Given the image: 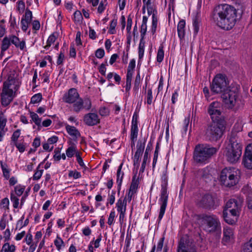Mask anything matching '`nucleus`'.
Returning a JSON list of instances; mask_svg holds the SVG:
<instances>
[{"label":"nucleus","instance_id":"39448f33","mask_svg":"<svg viewBox=\"0 0 252 252\" xmlns=\"http://www.w3.org/2000/svg\"><path fill=\"white\" fill-rule=\"evenodd\" d=\"M239 171L234 168L223 169L220 175V181L225 187L231 188L236 185L239 181Z\"/></svg>","mask_w":252,"mask_h":252},{"label":"nucleus","instance_id":"09e8293b","mask_svg":"<svg viewBox=\"0 0 252 252\" xmlns=\"http://www.w3.org/2000/svg\"><path fill=\"white\" fill-rule=\"evenodd\" d=\"M135 67V61L134 59H132L128 64L127 73H130L133 74V71Z\"/></svg>","mask_w":252,"mask_h":252},{"label":"nucleus","instance_id":"bb28decb","mask_svg":"<svg viewBox=\"0 0 252 252\" xmlns=\"http://www.w3.org/2000/svg\"><path fill=\"white\" fill-rule=\"evenodd\" d=\"M66 129L67 132L71 136L77 138L80 136L79 131L75 127L67 125L66 126Z\"/></svg>","mask_w":252,"mask_h":252},{"label":"nucleus","instance_id":"9d476101","mask_svg":"<svg viewBox=\"0 0 252 252\" xmlns=\"http://www.w3.org/2000/svg\"><path fill=\"white\" fill-rule=\"evenodd\" d=\"M229 82L225 75L218 74L214 78L211 85V91L214 94H222L229 88Z\"/></svg>","mask_w":252,"mask_h":252},{"label":"nucleus","instance_id":"ea45409f","mask_svg":"<svg viewBox=\"0 0 252 252\" xmlns=\"http://www.w3.org/2000/svg\"><path fill=\"white\" fill-rule=\"evenodd\" d=\"M140 81H141L140 75L139 73H138L136 76V77H135V79L134 80V83L133 90L135 92H137L139 90V88L140 87Z\"/></svg>","mask_w":252,"mask_h":252},{"label":"nucleus","instance_id":"2f4dec72","mask_svg":"<svg viewBox=\"0 0 252 252\" xmlns=\"http://www.w3.org/2000/svg\"><path fill=\"white\" fill-rule=\"evenodd\" d=\"M57 34L53 33L48 37L47 41V44L44 47L45 49H48L51 46V44L55 42L57 39Z\"/></svg>","mask_w":252,"mask_h":252},{"label":"nucleus","instance_id":"a18cd8bd","mask_svg":"<svg viewBox=\"0 0 252 252\" xmlns=\"http://www.w3.org/2000/svg\"><path fill=\"white\" fill-rule=\"evenodd\" d=\"M39 166H40V165H39L38 166V167L37 168L36 171L33 174V180H39L42 176V174L43 172V169L39 170Z\"/></svg>","mask_w":252,"mask_h":252},{"label":"nucleus","instance_id":"680f3d73","mask_svg":"<svg viewBox=\"0 0 252 252\" xmlns=\"http://www.w3.org/2000/svg\"><path fill=\"white\" fill-rule=\"evenodd\" d=\"M104 50L103 49L99 48L95 51V55L97 58L101 59L104 57Z\"/></svg>","mask_w":252,"mask_h":252},{"label":"nucleus","instance_id":"37998d69","mask_svg":"<svg viewBox=\"0 0 252 252\" xmlns=\"http://www.w3.org/2000/svg\"><path fill=\"white\" fill-rule=\"evenodd\" d=\"M42 98V94L40 93L36 94L32 97L31 102L33 104L38 103L41 101Z\"/></svg>","mask_w":252,"mask_h":252},{"label":"nucleus","instance_id":"423d86ee","mask_svg":"<svg viewBox=\"0 0 252 252\" xmlns=\"http://www.w3.org/2000/svg\"><path fill=\"white\" fill-rule=\"evenodd\" d=\"M230 146L226 148L225 156L228 161L234 163L239 160L242 155V146L235 136L230 137Z\"/></svg>","mask_w":252,"mask_h":252},{"label":"nucleus","instance_id":"f3484780","mask_svg":"<svg viewBox=\"0 0 252 252\" xmlns=\"http://www.w3.org/2000/svg\"><path fill=\"white\" fill-rule=\"evenodd\" d=\"M233 212L234 213H229L227 211V210H223V211L224 220L226 223L229 224H235L239 216V214L236 213L235 211Z\"/></svg>","mask_w":252,"mask_h":252},{"label":"nucleus","instance_id":"c03bdc74","mask_svg":"<svg viewBox=\"0 0 252 252\" xmlns=\"http://www.w3.org/2000/svg\"><path fill=\"white\" fill-rule=\"evenodd\" d=\"M10 199L13 203V207L14 208H17L19 204V199L14 194L11 193Z\"/></svg>","mask_w":252,"mask_h":252},{"label":"nucleus","instance_id":"e2e57ef3","mask_svg":"<svg viewBox=\"0 0 252 252\" xmlns=\"http://www.w3.org/2000/svg\"><path fill=\"white\" fill-rule=\"evenodd\" d=\"M25 2L23 0H19L18 2L17 10L21 13L23 12L25 9Z\"/></svg>","mask_w":252,"mask_h":252},{"label":"nucleus","instance_id":"3c124183","mask_svg":"<svg viewBox=\"0 0 252 252\" xmlns=\"http://www.w3.org/2000/svg\"><path fill=\"white\" fill-rule=\"evenodd\" d=\"M7 123V119L5 118L2 113L0 114V129H4V127Z\"/></svg>","mask_w":252,"mask_h":252},{"label":"nucleus","instance_id":"f8f14e48","mask_svg":"<svg viewBox=\"0 0 252 252\" xmlns=\"http://www.w3.org/2000/svg\"><path fill=\"white\" fill-rule=\"evenodd\" d=\"M220 103L217 101L212 102L209 106L208 112L211 116L212 121L220 122L222 120L220 116L221 112L219 108Z\"/></svg>","mask_w":252,"mask_h":252},{"label":"nucleus","instance_id":"5fc2aeb1","mask_svg":"<svg viewBox=\"0 0 252 252\" xmlns=\"http://www.w3.org/2000/svg\"><path fill=\"white\" fill-rule=\"evenodd\" d=\"M153 95L152 91L151 89L148 90L147 94V103L148 105H151L152 103Z\"/></svg>","mask_w":252,"mask_h":252},{"label":"nucleus","instance_id":"5701e85b","mask_svg":"<svg viewBox=\"0 0 252 252\" xmlns=\"http://www.w3.org/2000/svg\"><path fill=\"white\" fill-rule=\"evenodd\" d=\"M146 140L147 139L145 137L138 140L136 145V151L135 153L142 155L145 149Z\"/></svg>","mask_w":252,"mask_h":252},{"label":"nucleus","instance_id":"864d4df0","mask_svg":"<svg viewBox=\"0 0 252 252\" xmlns=\"http://www.w3.org/2000/svg\"><path fill=\"white\" fill-rule=\"evenodd\" d=\"M20 135V130L17 129L16 131H15L12 136H11V140L13 141L14 143L17 142V140L18 138L19 137Z\"/></svg>","mask_w":252,"mask_h":252},{"label":"nucleus","instance_id":"774afa93","mask_svg":"<svg viewBox=\"0 0 252 252\" xmlns=\"http://www.w3.org/2000/svg\"><path fill=\"white\" fill-rule=\"evenodd\" d=\"M9 199L5 197L1 200L0 205H2L3 208L8 209V206H9Z\"/></svg>","mask_w":252,"mask_h":252},{"label":"nucleus","instance_id":"412c9836","mask_svg":"<svg viewBox=\"0 0 252 252\" xmlns=\"http://www.w3.org/2000/svg\"><path fill=\"white\" fill-rule=\"evenodd\" d=\"M126 198H120L116 203L117 211L119 213H126Z\"/></svg>","mask_w":252,"mask_h":252},{"label":"nucleus","instance_id":"1a4fd4ad","mask_svg":"<svg viewBox=\"0 0 252 252\" xmlns=\"http://www.w3.org/2000/svg\"><path fill=\"white\" fill-rule=\"evenodd\" d=\"M239 90V86L231 84L227 91L221 94V98L227 108L231 109L235 105L238 97Z\"/></svg>","mask_w":252,"mask_h":252},{"label":"nucleus","instance_id":"13d9d810","mask_svg":"<svg viewBox=\"0 0 252 252\" xmlns=\"http://www.w3.org/2000/svg\"><path fill=\"white\" fill-rule=\"evenodd\" d=\"M24 19L26 20L27 21H29L31 22L32 19V12L30 10L27 9L25 14V15L23 16Z\"/></svg>","mask_w":252,"mask_h":252},{"label":"nucleus","instance_id":"aec40b11","mask_svg":"<svg viewBox=\"0 0 252 252\" xmlns=\"http://www.w3.org/2000/svg\"><path fill=\"white\" fill-rule=\"evenodd\" d=\"M152 146V144L151 142H149L146 147V149L145 152L144 153V158L143 159V161L142 163V165L139 171L140 173H143L145 170V168L146 167V163L148 159V152L150 150Z\"/></svg>","mask_w":252,"mask_h":252},{"label":"nucleus","instance_id":"2eb2a0df","mask_svg":"<svg viewBox=\"0 0 252 252\" xmlns=\"http://www.w3.org/2000/svg\"><path fill=\"white\" fill-rule=\"evenodd\" d=\"M243 162L245 167L252 169V144L247 147Z\"/></svg>","mask_w":252,"mask_h":252},{"label":"nucleus","instance_id":"ddd939ff","mask_svg":"<svg viewBox=\"0 0 252 252\" xmlns=\"http://www.w3.org/2000/svg\"><path fill=\"white\" fill-rule=\"evenodd\" d=\"M197 203L201 207L206 209H214L215 206V199L212 195L206 194L201 197Z\"/></svg>","mask_w":252,"mask_h":252},{"label":"nucleus","instance_id":"72a5a7b5","mask_svg":"<svg viewBox=\"0 0 252 252\" xmlns=\"http://www.w3.org/2000/svg\"><path fill=\"white\" fill-rule=\"evenodd\" d=\"M133 74L129 73H127L126 78V92H129L131 89V83Z\"/></svg>","mask_w":252,"mask_h":252},{"label":"nucleus","instance_id":"0eeeda50","mask_svg":"<svg viewBox=\"0 0 252 252\" xmlns=\"http://www.w3.org/2000/svg\"><path fill=\"white\" fill-rule=\"evenodd\" d=\"M225 129V122L213 121L208 125L206 130V136L210 141H216L221 138Z\"/></svg>","mask_w":252,"mask_h":252},{"label":"nucleus","instance_id":"a19ab883","mask_svg":"<svg viewBox=\"0 0 252 252\" xmlns=\"http://www.w3.org/2000/svg\"><path fill=\"white\" fill-rule=\"evenodd\" d=\"M54 244L59 251L61 249L62 247L64 246L63 241L58 236H57V239L54 241Z\"/></svg>","mask_w":252,"mask_h":252},{"label":"nucleus","instance_id":"4c0bfd02","mask_svg":"<svg viewBox=\"0 0 252 252\" xmlns=\"http://www.w3.org/2000/svg\"><path fill=\"white\" fill-rule=\"evenodd\" d=\"M145 42L144 40H140L138 47V56L139 59H141L144 55Z\"/></svg>","mask_w":252,"mask_h":252},{"label":"nucleus","instance_id":"c756f323","mask_svg":"<svg viewBox=\"0 0 252 252\" xmlns=\"http://www.w3.org/2000/svg\"><path fill=\"white\" fill-rule=\"evenodd\" d=\"M138 126H131L130 129V140H136L138 136Z\"/></svg>","mask_w":252,"mask_h":252},{"label":"nucleus","instance_id":"cd10ccee","mask_svg":"<svg viewBox=\"0 0 252 252\" xmlns=\"http://www.w3.org/2000/svg\"><path fill=\"white\" fill-rule=\"evenodd\" d=\"M0 164L3 177L7 180L9 179L10 169L8 168L7 164L6 163H3L1 160H0Z\"/></svg>","mask_w":252,"mask_h":252},{"label":"nucleus","instance_id":"6e6d98bb","mask_svg":"<svg viewBox=\"0 0 252 252\" xmlns=\"http://www.w3.org/2000/svg\"><path fill=\"white\" fill-rule=\"evenodd\" d=\"M99 113L102 116H107L109 114V111L107 108L105 107H102L100 108Z\"/></svg>","mask_w":252,"mask_h":252},{"label":"nucleus","instance_id":"c9c22d12","mask_svg":"<svg viewBox=\"0 0 252 252\" xmlns=\"http://www.w3.org/2000/svg\"><path fill=\"white\" fill-rule=\"evenodd\" d=\"M164 58V51H163V47L162 45H160L158 48L157 56V61L158 63H161L163 59Z\"/></svg>","mask_w":252,"mask_h":252},{"label":"nucleus","instance_id":"4468645a","mask_svg":"<svg viewBox=\"0 0 252 252\" xmlns=\"http://www.w3.org/2000/svg\"><path fill=\"white\" fill-rule=\"evenodd\" d=\"M242 201L239 199H230L226 203L224 210H227L229 213H234L235 211L236 213L239 214L242 206Z\"/></svg>","mask_w":252,"mask_h":252},{"label":"nucleus","instance_id":"58836bf2","mask_svg":"<svg viewBox=\"0 0 252 252\" xmlns=\"http://www.w3.org/2000/svg\"><path fill=\"white\" fill-rule=\"evenodd\" d=\"M242 252H252V238L244 244Z\"/></svg>","mask_w":252,"mask_h":252},{"label":"nucleus","instance_id":"6ab92c4d","mask_svg":"<svg viewBox=\"0 0 252 252\" xmlns=\"http://www.w3.org/2000/svg\"><path fill=\"white\" fill-rule=\"evenodd\" d=\"M11 43L14 44L17 48L23 50L26 48V42L25 40L20 39L15 35H12Z\"/></svg>","mask_w":252,"mask_h":252},{"label":"nucleus","instance_id":"79ce46f5","mask_svg":"<svg viewBox=\"0 0 252 252\" xmlns=\"http://www.w3.org/2000/svg\"><path fill=\"white\" fill-rule=\"evenodd\" d=\"M117 25V19H113L111 21L110 25V29L109 30V32L110 34H113L116 33V30L115 28Z\"/></svg>","mask_w":252,"mask_h":252},{"label":"nucleus","instance_id":"052dcab7","mask_svg":"<svg viewBox=\"0 0 252 252\" xmlns=\"http://www.w3.org/2000/svg\"><path fill=\"white\" fill-rule=\"evenodd\" d=\"M147 25H141L140 33H141V39L144 40L145 35L147 32Z\"/></svg>","mask_w":252,"mask_h":252},{"label":"nucleus","instance_id":"c85d7f7f","mask_svg":"<svg viewBox=\"0 0 252 252\" xmlns=\"http://www.w3.org/2000/svg\"><path fill=\"white\" fill-rule=\"evenodd\" d=\"M77 147L74 143H72L66 150V155L68 158H72L76 152Z\"/></svg>","mask_w":252,"mask_h":252},{"label":"nucleus","instance_id":"9b49d317","mask_svg":"<svg viewBox=\"0 0 252 252\" xmlns=\"http://www.w3.org/2000/svg\"><path fill=\"white\" fill-rule=\"evenodd\" d=\"M168 183V178L166 174H163L161 177V189L159 199L160 202L161 206L160 211L158 217L159 220H160L165 213L166 207L167 206V200L168 198V194L167 190V186Z\"/></svg>","mask_w":252,"mask_h":252},{"label":"nucleus","instance_id":"a211bd4d","mask_svg":"<svg viewBox=\"0 0 252 252\" xmlns=\"http://www.w3.org/2000/svg\"><path fill=\"white\" fill-rule=\"evenodd\" d=\"M234 233L232 228L225 227L223 229V237L222 241L226 243L230 241L233 239Z\"/></svg>","mask_w":252,"mask_h":252},{"label":"nucleus","instance_id":"393cba45","mask_svg":"<svg viewBox=\"0 0 252 252\" xmlns=\"http://www.w3.org/2000/svg\"><path fill=\"white\" fill-rule=\"evenodd\" d=\"M11 40L12 35L8 36H5L3 38L1 46V52H4L9 48L10 44L11 43Z\"/></svg>","mask_w":252,"mask_h":252},{"label":"nucleus","instance_id":"b1692460","mask_svg":"<svg viewBox=\"0 0 252 252\" xmlns=\"http://www.w3.org/2000/svg\"><path fill=\"white\" fill-rule=\"evenodd\" d=\"M123 164L122 163L118 167L117 172V183L118 184V190L121 189L124 173L122 171Z\"/></svg>","mask_w":252,"mask_h":252},{"label":"nucleus","instance_id":"7ed1b4c3","mask_svg":"<svg viewBox=\"0 0 252 252\" xmlns=\"http://www.w3.org/2000/svg\"><path fill=\"white\" fill-rule=\"evenodd\" d=\"M16 82V80L11 76H9L3 82L0 94V101L2 106H8L15 97L16 92L18 89Z\"/></svg>","mask_w":252,"mask_h":252},{"label":"nucleus","instance_id":"69168bd1","mask_svg":"<svg viewBox=\"0 0 252 252\" xmlns=\"http://www.w3.org/2000/svg\"><path fill=\"white\" fill-rule=\"evenodd\" d=\"M132 18L131 17L130 15H129L127 17V20L126 30L127 31V32H130V31L131 30V26H132Z\"/></svg>","mask_w":252,"mask_h":252},{"label":"nucleus","instance_id":"4d7b16f0","mask_svg":"<svg viewBox=\"0 0 252 252\" xmlns=\"http://www.w3.org/2000/svg\"><path fill=\"white\" fill-rule=\"evenodd\" d=\"M74 17L75 21L80 22L83 19L82 13L80 11L77 10L74 13Z\"/></svg>","mask_w":252,"mask_h":252},{"label":"nucleus","instance_id":"49530a36","mask_svg":"<svg viewBox=\"0 0 252 252\" xmlns=\"http://www.w3.org/2000/svg\"><path fill=\"white\" fill-rule=\"evenodd\" d=\"M68 176L73 177L75 179L81 178V173L76 170H71L69 172Z\"/></svg>","mask_w":252,"mask_h":252},{"label":"nucleus","instance_id":"6e6552de","mask_svg":"<svg viewBox=\"0 0 252 252\" xmlns=\"http://www.w3.org/2000/svg\"><path fill=\"white\" fill-rule=\"evenodd\" d=\"M201 225L204 230L208 232H214L220 228L219 218L213 214H203L199 216Z\"/></svg>","mask_w":252,"mask_h":252},{"label":"nucleus","instance_id":"dca6fc26","mask_svg":"<svg viewBox=\"0 0 252 252\" xmlns=\"http://www.w3.org/2000/svg\"><path fill=\"white\" fill-rule=\"evenodd\" d=\"M84 122L88 126H93L100 123L98 115L94 113H90L85 115Z\"/></svg>","mask_w":252,"mask_h":252},{"label":"nucleus","instance_id":"f704fd0d","mask_svg":"<svg viewBox=\"0 0 252 252\" xmlns=\"http://www.w3.org/2000/svg\"><path fill=\"white\" fill-rule=\"evenodd\" d=\"M30 117L33 122L37 126H40L41 123V119L39 118L37 114L33 112H30Z\"/></svg>","mask_w":252,"mask_h":252},{"label":"nucleus","instance_id":"e433bc0d","mask_svg":"<svg viewBox=\"0 0 252 252\" xmlns=\"http://www.w3.org/2000/svg\"><path fill=\"white\" fill-rule=\"evenodd\" d=\"M158 25V18L155 13H154L152 16V24L151 31L152 33L154 34L156 32Z\"/></svg>","mask_w":252,"mask_h":252},{"label":"nucleus","instance_id":"f03ea898","mask_svg":"<svg viewBox=\"0 0 252 252\" xmlns=\"http://www.w3.org/2000/svg\"><path fill=\"white\" fill-rule=\"evenodd\" d=\"M63 99L66 103H73V109L76 113H79L83 109L89 110L92 107L91 100L89 98L83 100L75 88L70 89L68 93L64 94Z\"/></svg>","mask_w":252,"mask_h":252},{"label":"nucleus","instance_id":"7c9ffc66","mask_svg":"<svg viewBox=\"0 0 252 252\" xmlns=\"http://www.w3.org/2000/svg\"><path fill=\"white\" fill-rule=\"evenodd\" d=\"M1 251H3V252H14L15 251V246L13 245H10L9 243H6L3 245Z\"/></svg>","mask_w":252,"mask_h":252},{"label":"nucleus","instance_id":"f257e3e1","mask_svg":"<svg viewBox=\"0 0 252 252\" xmlns=\"http://www.w3.org/2000/svg\"><path fill=\"white\" fill-rule=\"evenodd\" d=\"M237 13V10L234 6L227 4H220L214 9L212 18L218 26L229 30L236 24Z\"/></svg>","mask_w":252,"mask_h":252},{"label":"nucleus","instance_id":"603ef678","mask_svg":"<svg viewBox=\"0 0 252 252\" xmlns=\"http://www.w3.org/2000/svg\"><path fill=\"white\" fill-rule=\"evenodd\" d=\"M25 190V187L21 185H17L15 187V191L18 196H21Z\"/></svg>","mask_w":252,"mask_h":252},{"label":"nucleus","instance_id":"338daca9","mask_svg":"<svg viewBox=\"0 0 252 252\" xmlns=\"http://www.w3.org/2000/svg\"><path fill=\"white\" fill-rule=\"evenodd\" d=\"M164 240V238L162 237L160 238L159 241L158 242L157 247V252H160L162 250V249L163 246Z\"/></svg>","mask_w":252,"mask_h":252},{"label":"nucleus","instance_id":"0e129e2a","mask_svg":"<svg viewBox=\"0 0 252 252\" xmlns=\"http://www.w3.org/2000/svg\"><path fill=\"white\" fill-rule=\"evenodd\" d=\"M115 194H116V191L114 190H112L111 192V194L109 196L108 201H109V203L110 205H113L115 202Z\"/></svg>","mask_w":252,"mask_h":252},{"label":"nucleus","instance_id":"4be33fe9","mask_svg":"<svg viewBox=\"0 0 252 252\" xmlns=\"http://www.w3.org/2000/svg\"><path fill=\"white\" fill-rule=\"evenodd\" d=\"M185 25L186 22L184 20H181L179 21L177 25V32L179 38H183L185 35Z\"/></svg>","mask_w":252,"mask_h":252},{"label":"nucleus","instance_id":"de8ad7c7","mask_svg":"<svg viewBox=\"0 0 252 252\" xmlns=\"http://www.w3.org/2000/svg\"><path fill=\"white\" fill-rule=\"evenodd\" d=\"M30 23L31 22L24 19V17H22L21 21L22 30L24 32H26Z\"/></svg>","mask_w":252,"mask_h":252},{"label":"nucleus","instance_id":"bf43d9fd","mask_svg":"<svg viewBox=\"0 0 252 252\" xmlns=\"http://www.w3.org/2000/svg\"><path fill=\"white\" fill-rule=\"evenodd\" d=\"M115 217V212L114 211H112L109 214V216L107 221V223L109 225H111L113 223Z\"/></svg>","mask_w":252,"mask_h":252},{"label":"nucleus","instance_id":"20e7f679","mask_svg":"<svg viewBox=\"0 0 252 252\" xmlns=\"http://www.w3.org/2000/svg\"><path fill=\"white\" fill-rule=\"evenodd\" d=\"M219 148L209 145L198 144L195 146L193 158L195 162L206 163L218 152Z\"/></svg>","mask_w":252,"mask_h":252},{"label":"nucleus","instance_id":"a878e982","mask_svg":"<svg viewBox=\"0 0 252 252\" xmlns=\"http://www.w3.org/2000/svg\"><path fill=\"white\" fill-rule=\"evenodd\" d=\"M139 185V179L136 178V175L133 176L129 191L136 193Z\"/></svg>","mask_w":252,"mask_h":252},{"label":"nucleus","instance_id":"473e14b6","mask_svg":"<svg viewBox=\"0 0 252 252\" xmlns=\"http://www.w3.org/2000/svg\"><path fill=\"white\" fill-rule=\"evenodd\" d=\"M177 252H196L194 249L192 248H186L184 243H180Z\"/></svg>","mask_w":252,"mask_h":252},{"label":"nucleus","instance_id":"8fccbe9b","mask_svg":"<svg viewBox=\"0 0 252 252\" xmlns=\"http://www.w3.org/2000/svg\"><path fill=\"white\" fill-rule=\"evenodd\" d=\"M141 156L142 155L138 154L135 153L134 154L133 158V165L135 167L136 166L137 168L139 166L140 159Z\"/></svg>","mask_w":252,"mask_h":252}]
</instances>
